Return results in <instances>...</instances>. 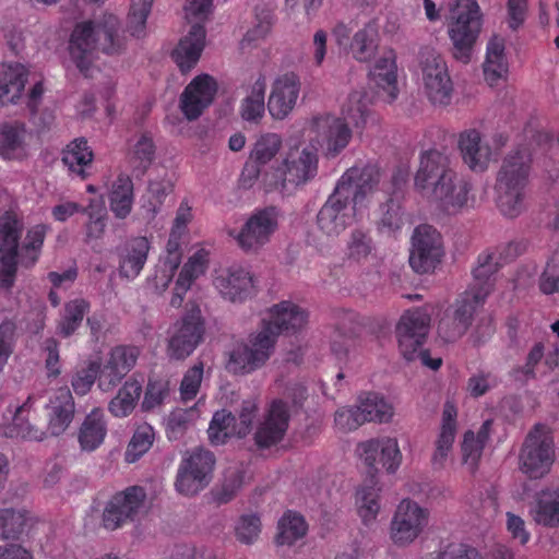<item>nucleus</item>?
Listing matches in <instances>:
<instances>
[{"mask_svg": "<svg viewBox=\"0 0 559 559\" xmlns=\"http://www.w3.org/2000/svg\"><path fill=\"white\" fill-rule=\"evenodd\" d=\"M221 296L230 302H243L253 293V277L242 267H230L214 280Z\"/></svg>", "mask_w": 559, "mask_h": 559, "instance_id": "2f4dec72", "label": "nucleus"}, {"mask_svg": "<svg viewBox=\"0 0 559 559\" xmlns=\"http://www.w3.org/2000/svg\"><path fill=\"white\" fill-rule=\"evenodd\" d=\"M218 85L210 74L202 73L191 80L179 98V107L183 116L197 120L214 102Z\"/></svg>", "mask_w": 559, "mask_h": 559, "instance_id": "4be33fe9", "label": "nucleus"}, {"mask_svg": "<svg viewBox=\"0 0 559 559\" xmlns=\"http://www.w3.org/2000/svg\"><path fill=\"white\" fill-rule=\"evenodd\" d=\"M154 0H131L127 20V31L135 38L146 34V21L151 13Z\"/></svg>", "mask_w": 559, "mask_h": 559, "instance_id": "4d7b16f0", "label": "nucleus"}, {"mask_svg": "<svg viewBox=\"0 0 559 559\" xmlns=\"http://www.w3.org/2000/svg\"><path fill=\"white\" fill-rule=\"evenodd\" d=\"M27 71L20 63L7 66L0 74V104H15L24 91Z\"/></svg>", "mask_w": 559, "mask_h": 559, "instance_id": "37998d69", "label": "nucleus"}, {"mask_svg": "<svg viewBox=\"0 0 559 559\" xmlns=\"http://www.w3.org/2000/svg\"><path fill=\"white\" fill-rule=\"evenodd\" d=\"M141 355L139 346L120 344L114 346L102 367L98 388L108 392L117 386L121 380L135 367Z\"/></svg>", "mask_w": 559, "mask_h": 559, "instance_id": "412c9836", "label": "nucleus"}, {"mask_svg": "<svg viewBox=\"0 0 559 559\" xmlns=\"http://www.w3.org/2000/svg\"><path fill=\"white\" fill-rule=\"evenodd\" d=\"M91 304L84 298H74L67 301L57 323V332L62 337L73 335L81 326L84 317L90 312Z\"/></svg>", "mask_w": 559, "mask_h": 559, "instance_id": "c03bdc74", "label": "nucleus"}, {"mask_svg": "<svg viewBox=\"0 0 559 559\" xmlns=\"http://www.w3.org/2000/svg\"><path fill=\"white\" fill-rule=\"evenodd\" d=\"M206 331L205 319L195 302L186 306L183 314L171 328L167 353L171 359L183 360L189 357L204 341Z\"/></svg>", "mask_w": 559, "mask_h": 559, "instance_id": "9b49d317", "label": "nucleus"}, {"mask_svg": "<svg viewBox=\"0 0 559 559\" xmlns=\"http://www.w3.org/2000/svg\"><path fill=\"white\" fill-rule=\"evenodd\" d=\"M459 147L464 163L473 171H484L487 169L490 158L491 148L488 144L483 143L480 133L475 130H466L461 133Z\"/></svg>", "mask_w": 559, "mask_h": 559, "instance_id": "f704fd0d", "label": "nucleus"}, {"mask_svg": "<svg viewBox=\"0 0 559 559\" xmlns=\"http://www.w3.org/2000/svg\"><path fill=\"white\" fill-rule=\"evenodd\" d=\"M207 435L213 445L225 444L231 437H237L235 416L227 409L214 413L210 421Z\"/></svg>", "mask_w": 559, "mask_h": 559, "instance_id": "8fccbe9b", "label": "nucleus"}, {"mask_svg": "<svg viewBox=\"0 0 559 559\" xmlns=\"http://www.w3.org/2000/svg\"><path fill=\"white\" fill-rule=\"evenodd\" d=\"M203 362H198L189 368L180 383V397L183 402H189L198 395L203 379Z\"/></svg>", "mask_w": 559, "mask_h": 559, "instance_id": "69168bd1", "label": "nucleus"}, {"mask_svg": "<svg viewBox=\"0 0 559 559\" xmlns=\"http://www.w3.org/2000/svg\"><path fill=\"white\" fill-rule=\"evenodd\" d=\"M371 100L365 90L352 92L342 106L343 117L330 114L314 116L311 119V130L328 158L340 155L349 144L353 131L350 122L356 130L362 131L371 116Z\"/></svg>", "mask_w": 559, "mask_h": 559, "instance_id": "7ed1b4c3", "label": "nucleus"}, {"mask_svg": "<svg viewBox=\"0 0 559 559\" xmlns=\"http://www.w3.org/2000/svg\"><path fill=\"white\" fill-rule=\"evenodd\" d=\"M450 19L449 36L453 43V56L466 63L481 28V14L477 1L455 0Z\"/></svg>", "mask_w": 559, "mask_h": 559, "instance_id": "9d476101", "label": "nucleus"}, {"mask_svg": "<svg viewBox=\"0 0 559 559\" xmlns=\"http://www.w3.org/2000/svg\"><path fill=\"white\" fill-rule=\"evenodd\" d=\"M378 49V32L371 25H366L364 28L355 33L350 50L353 57L359 62H368L376 55Z\"/></svg>", "mask_w": 559, "mask_h": 559, "instance_id": "3c124183", "label": "nucleus"}, {"mask_svg": "<svg viewBox=\"0 0 559 559\" xmlns=\"http://www.w3.org/2000/svg\"><path fill=\"white\" fill-rule=\"evenodd\" d=\"M290 413L287 402L282 399L273 400L263 420L254 432V442L259 449H269L280 443L289 426Z\"/></svg>", "mask_w": 559, "mask_h": 559, "instance_id": "5701e85b", "label": "nucleus"}, {"mask_svg": "<svg viewBox=\"0 0 559 559\" xmlns=\"http://www.w3.org/2000/svg\"><path fill=\"white\" fill-rule=\"evenodd\" d=\"M484 75L487 83L492 86L508 73L506 56V39L493 35L487 43Z\"/></svg>", "mask_w": 559, "mask_h": 559, "instance_id": "ea45409f", "label": "nucleus"}, {"mask_svg": "<svg viewBox=\"0 0 559 559\" xmlns=\"http://www.w3.org/2000/svg\"><path fill=\"white\" fill-rule=\"evenodd\" d=\"M373 250L374 243L369 233L360 228L352 230L346 245V254L348 259L356 262L365 261Z\"/></svg>", "mask_w": 559, "mask_h": 559, "instance_id": "bf43d9fd", "label": "nucleus"}, {"mask_svg": "<svg viewBox=\"0 0 559 559\" xmlns=\"http://www.w3.org/2000/svg\"><path fill=\"white\" fill-rule=\"evenodd\" d=\"M282 146V139L276 133L262 134L255 142L250 159L257 164L265 165L272 160Z\"/></svg>", "mask_w": 559, "mask_h": 559, "instance_id": "e2e57ef3", "label": "nucleus"}, {"mask_svg": "<svg viewBox=\"0 0 559 559\" xmlns=\"http://www.w3.org/2000/svg\"><path fill=\"white\" fill-rule=\"evenodd\" d=\"M307 523L300 514L287 511L278 522L276 543L278 545H293L307 533Z\"/></svg>", "mask_w": 559, "mask_h": 559, "instance_id": "603ef678", "label": "nucleus"}, {"mask_svg": "<svg viewBox=\"0 0 559 559\" xmlns=\"http://www.w3.org/2000/svg\"><path fill=\"white\" fill-rule=\"evenodd\" d=\"M441 234L431 225H418L412 236L409 265L418 274L432 272L443 257Z\"/></svg>", "mask_w": 559, "mask_h": 559, "instance_id": "2eb2a0df", "label": "nucleus"}, {"mask_svg": "<svg viewBox=\"0 0 559 559\" xmlns=\"http://www.w3.org/2000/svg\"><path fill=\"white\" fill-rule=\"evenodd\" d=\"M457 408L453 402L447 401L442 409L439 435L435 441V451L431 455V465L435 469L445 466L447 460L453 449L457 429Z\"/></svg>", "mask_w": 559, "mask_h": 559, "instance_id": "7c9ffc66", "label": "nucleus"}, {"mask_svg": "<svg viewBox=\"0 0 559 559\" xmlns=\"http://www.w3.org/2000/svg\"><path fill=\"white\" fill-rule=\"evenodd\" d=\"M142 394V384L136 379L127 380L111 399L108 409L112 416L122 418L129 416L135 408Z\"/></svg>", "mask_w": 559, "mask_h": 559, "instance_id": "a18cd8bd", "label": "nucleus"}, {"mask_svg": "<svg viewBox=\"0 0 559 559\" xmlns=\"http://www.w3.org/2000/svg\"><path fill=\"white\" fill-rule=\"evenodd\" d=\"M119 19L114 14L104 15L97 25L93 21L78 23L70 36L69 52L76 68L87 74L96 48L106 55H118L126 46L119 35Z\"/></svg>", "mask_w": 559, "mask_h": 559, "instance_id": "39448f33", "label": "nucleus"}, {"mask_svg": "<svg viewBox=\"0 0 559 559\" xmlns=\"http://www.w3.org/2000/svg\"><path fill=\"white\" fill-rule=\"evenodd\" d=\"M27 521L25 510L12 508L0 510V538L14 539L24 531Z\"/></svg>", "mask_w": 559, "mask_h": 559, "instance_id": "052dcab7", "label": "nucleus"}, {"mask_svg": "<svg viewBox=\"0 0 559 559\" xmlns=\"http://www.w3.org/2000/svg\"><path fill=\"white\" fill-rule=\"evenodd\" d=\"M34 402L35 397L29 395L22 405L16 407L12 424L4 431L7 437L41 441L47 435L59 437L69 428L74 418L75 403L68 386L57 389L49 400L47 431L29 421Z\"/></svg>", "mask_w": 559, "mask_h": 559, "instance_id": "20e7f679", "label": "nucleus"}, {"mask_svg": "<svg viewBox=\"0 0 559 559\" xmlns=\"http://www.w3.org/2000/svg\"><path fill=\"white\" fill-rule=\"evenodd\" d=\"M318 163L316 148H290L283 160V186L298 187L306 185L317 176Z\"/></svg>", "mask_w": 559, "mask_h": 559, "instance_id": "a878e982", "label": "nucleus"}, {"mask_svg": "<svg viewBox=\"0 0 559 559\" xmlns=\"http://www.w3.org/2000/svg\"><path fill=\"white\" fill-rule=\"evenodd\" d=\"M430 321L431 314L427 307L408 309L401 316L395 334L399 349L406 360L419 359L425 367L436 371L442 366V358H432L428 349H423Z\"/></svg>", "mask_w": 559, "mask_h": 559, "instance_id": "0eeeda50", "label": "nucleus"}, {"mask_svg": "<svg viewBox=\"0 0 559 559\" xmlns=\"http://www.w3.org/2000/svg\"><path fill=\"white\" fill-rule=\"evenodd\" d=\"M381 178L380 168L373 164L353 166L340 178L336 188L350 198L354 207L365 205L366 198L373 191Z\"/></svg>", "mask_w": 559, "mask_h": 559, "instance_id": "b1692460", "label": "nucleus"}, {"mask_svg": "<svg viewBox=\"0 0 559 559\" xmlns=\"http://www.w3.org/2000/svg\"><path fill=\"white\" fill-rule=\"evenodd\" d=\"M300 92V79L295 72L280 75L272 85L267 100L270 115L277 120L286 118L294 107Z\"/></svg>", "mask_w": 559, "mask_h": 559, "instance_id": "cd10ccee", "label": "nucleus"}, {"mask_svg": "<svg viewBox=\"0 0 559 559\" xmlns=\"http://www.w3.org/2000/svg\"><path fill=\"white\" fill-rule=\"evenodd\" d=\"M20 230L16 221L0 224V288L9 290L17 272Z\"/></svg>", "mask_w": 559, "mask_h": 559, "instance_id": "bb28decb", "label": "nucleus"}, {"mask_svg": "<svg viewBox=\"0 0 559 559\" xmlns=\"http://www.w3.org/2000/svg\"><path fill=\"white\" fill-rule=\"evenodd\" d=\"M358 314L353 310H341L337 313V323L332 336L331 350L337 360L347 357L349 345L359 329Z\"/></svg>", "mask_w": 559, "mask_h": 559, "instance_id": "c9c22d12", "label": "nucleus"}, {"mask_svg": "<svg viewBox=\"0 0 559 559\" xmlns=\"http://www.w3.org/2000/svg\"><path fill=\"white\" fill-rule=\"evenodd\" d=\"M31 133L24 121L0 122V158L5 162H22L29 154Z\"/></svg>", "mask_w": 559, "mask_h": 559, "instance_id": "c85d7f7f", "label": "nucleus"}, {"mask_svg": "<svg viewBox=\"0 0 559 559\" xmlns=\"http://www.w3.org/2000/svg\"><path fill=\"white\" fill-rule=\"evenodd\" d=\"M491 426L492 420L487 419L476 433L473 430H467L463 436L461 443L462 461L472 474L478 468L483 451L490 437Z\"/></svg>", "mask_w": 559, "mask_h": 559, "instance_id": "4c0bfd02", "label": "nucleus"}, {"mask_svg": "<svg viewBox=\"0 0 559 559\" xmlns=\"http://www.w3.org/2000/svg\"><path fill=\"white\" fill-rule=\"evenodd\" d=\"M155 157L153 139L143 133L129 153V163L136 176L145 174Z\"/></svg>", "mask_w": 559, "mask_h": 559, "instance_id": "864d4df0", "label": "nucleus"}, {"mask_svg": "<svg viewBox=\"0 0 559 559\" xmlns=\"http://www.w3.org/2000/svg\"><path fill=\"white\" fill-rule=\"evenodd\" d=\"M420 67L424 88L432 104L448 105L453 85L444 59L433 49L420 52Z\"/></svg>", "mask_w": 559, "mask_h": 559, "instance_id": "dca6fc26", "label": "nucleus"}, {"mask_svg": "<svg viewBox=\"0 0 559 559\" xmlns=\"http://www.w3.org/2000/svg\"><path fill=\"white\" fill-rule=\"evenodd\" d=\"M428 559H483L479 552L466 544H448L438 552L430 554Z\"/></svg>", "mask_w": 559, "mask_h": 559, "instance_id": "774afa93", "label": "nucleus"}, {"mask_svg": "<svg viewBox=\"0 0 559 559\" xmlns=\"http://www.w3.org/2000/svg\"><path fill=\"white\" fill-rule=\"evenodd\" d=\"M83 214L87 216L84 226V242L95 249V246L103 239L107 224V213L102 203H90L83 209Z\"/></svg>", "mask_w": 559, "mask_h": 559, "instance_id": "49530a36", "label": "nucleus"}, {"mask_svg": "<svg viewBox=\"0 0 559 559\" xmlns=\"http://www.w3.org/2000/svg\"><path fill=\"white\" fill-rule=\"evenodd\" d=\"M236 537L242 544H253L261 532V521L260 518L255 514H245L242 515L236 527Z\"/></svg>", "mask_w": 559, "mask_h": 559, "instance_id": "338daca9", "label": "nucleus"}, {"mask_svg": "<svg viewBox=\"0 0 559 559\" xmlns=\"http://www.w3.org/2000/svg\"><path fill=\"white\" fill-rule=\"evenodd\" d=\"M307 320V312L289 300L274 305L270 308V320L262 321L260 331L250 336L249 343L230 352L227 369L235 374H245L261 368L270 359L278 335L296 333Z\"/></svg>", "mask_w": 559, "mask_h": 559, "instance_id": "f257e3e1", "label": "nucleus"}, {"mask_svg": "<svg viewBox=\"0 0 559 559\" xmlns=\"http://www.w3.org/2000/svg\"><path fill=\"white\" fill-rule=\"evenodd\" d=\"M107 435V424L104 411L94 408L84 418L78 433V440L83 451L93 452L104 442Z\"/></svg>", "mask_w": 559, "mask_h": 559, "instance_id": "58836bf2", "label": "nucleus"}, {"mask_svg": "<svg viewBox=\"0 0 559 559\" xmlns=\"http://www.w3.org/2000/svg\"><path fill=\"white\" fill-rule=\"evenodd\" d=\"M521 471L532 479L542 478L555 460L554 440L547 427L537 424L526 436L520 452Z\"/></svg>", "mask_w": 559, "mask_h": 559, "instance_id": "f8f14e48", "label": "nucleus"}, {"mask_svg": "<svg viewBox=\"0 0 559 559\" xmlns=\"http://www.w3.org/2000/svg\"><path fill=\"white\" fill-rule=\"evenodd\" d=\"M492 292V283L474 277L469 287L444 312L438 324V334L447 343L461 338L471 328L475 312L484 306Z\"/></svg>", "mask_w": 559, "mask_h": 559, "instance_id": "6e6552de", "label": "nucleus"}, {"mask_svg": "<svg viewBox=\"0 0 559 559\" xmlns=\"http://www.w3.org/2000/svg\"><path fill=\"white\" fill-rule=\"evenodd\" d=\"M169 392L170 386L167 379L150 378L144 393L142 408L144 411H151L160 406L169 396Z\"/></svg>", "mask_w": 559, "mask_h": 559, "instance_id": "0e129e2a", "label": "nucleus"}, {"mask_svg": "<svg viewBox=\"0 0 559 559\" xmlns=\"http://www.w3.org/2000/svg\"><path fill=\"white\" fill-rule=\"evenodd\" d=\"M532 153L519 147L508 154L497 176V206L508 217H516L523 210L525 188L528 182Z\"/></svg>", "mask_w": 559, "mask_h": 559, "instance_id": "423d86ee", "label": "nucleus"}, {"mask_svg": "<svg viewBox=\"0 0 559 559\" xmlns=\"http://www.w3.org/2000/svg\"><path fill=\"white\" fill-rule=\"evenodd\" d=\"M265 88V79L259 76L252 85L251 93L241 102L240 115L243 120L258 122L263 117Z\"/></svg>", "mask_w": 559, "mask_h": 559, "instance_id": "de8ad7c7", "label": "nucleus"}, {"mask_svg": "<svg viewBox=\"0 0 559 559\" xmlns=\"http://www.w3.org/2000/svg\"><path fill=\"white\" fill-rule=\"evenodd\" d=\"M350 198L335 187L317 215L319 229L326 236L336 237L349 226L354 219L356 210Z\"/></svg>", "mask_w": 559, "mask_h": 559, "instance_id": "aec40b11", "label": "nucleus"}, {"mask_svg": "<svg viewBox=\"0 0 559 559\" xmlns=\"http://www.w3.org/2000/svg\"><path fill=\"white\" fill-rule=\"evenodd\" d=\"M48 230L49 226L45 224L35 225L27 230L21 246L22 259L26 260L25 265H34L37 262Z\"/></svg>", "mask_w": 559, "mask_h": 559, "instance_id": "6e6d98bb", "label": "nucleus"}, {"mask_svg": "<svg viewBox=\"0 0 559 559\" xmlns=\"http://www.w3.org/2000/svg\"><path fill=\"white\" fill-rule=\"evenodd\" d=\"M430 512L412 499H403L391 523V538L395 545L413 543L428 525Z\"/></svg>", "mask_w": 559, "mask_h": 559, "instance_id": "a211bd4d", "label": "nucleus"}, {"mask_svg": "<svg viewBox=\"0 0 559 559\" xmlns=\"http://www.w3.org/2000/svg\"><path fill=\"white\" fill-rule=\"evenodd\" d=\"M397 67L395 52L390 49L385 51L374 63L369 72L370 80L381 90L386 92L388 102L397 97Z\"/></svg>", "mask_w": 559, "mask_h": 559, "instance_id": "e433bc0d", "label": "nucleus"}, {"mask_svg": "<svg viewBox=\"0 0 559 559\" xmlns=\"http://www.w3.org/2000/svg\"><path fill=\"white\" fill-rule=\"evenodd\" d=\"M93 159L94 153L84 138L71 141L62 153V162L69 171L83 180L90 175Z\"/></svg>", "mask_w": 559, "mask_h": 559, "instance_id": "a19ab883", "label": "nucleus"}, {"mask_svg": "<svg viewBox=\"0 0 559 559\" xmlns=\"http://www.w3.org/2000/svg\"><path fill=\"white\" fill-rule=\"evenodd\" d=\"M358 407L366 423H385L393 415L392 406L382 396L373 392L360 395Z\"/></svg>", "mask_w": 559, "mask_h": 559, "instance_id": "09e8293b", "label": "nucleus"}, {"mask_svg": "<svg viewBox=\"0 0 559 559\" xmlns=\"http://www.w3.org/2000/svg\"><path fill=\"white\" fill-rule=\"evenodd\" d=\"M146 498L144 488L130 486L116 492L106 503L102 523L106 530L115 531L133 521Z\"/></svg>", "mask_w": 559, "mask_h": 559, "instance_id": "6ab92c4d", "label": "nucleus"}, {"mask_svg": "<svg viewBox=\"0 0 559 559\" xmlns=\"http://www.w3.org/2000/svg\"><path fill=\"white\" fill-rule=\"evenodd\" d=\"M151 243L144 236L128 239L117 250L119 275L127 280L136 278L143 270Z\"/></svg>", "mask_w": 559, "mask_h": 559, "instance_id": "c756f323", "label": "nucleus"}, {"mask_svg": "<svg viewBox=\"0 0 559 559\" xmlns=\"http://www.w3.org/2000/svg\"><path fill=\"white\" fill-rule=\"evenodd\" d=\"M102 365L98 360H90L87 365L78 369L71 380V385L76 395L87 394L96 379L100 378Z\"/></svg>", "mask_w": 559, "mask_h": 559, "instance_id": "680f3d73", "label": "nucleus"}, {"mask_svg": "<svg viewBox=\"0 0 559 559\" xmlns=\"http://www.w3.org/2000/svg\"><path fill=\"white\" fill-rule=\"evenodd\" d=\"M281 211L277 206L269 205L255 209L245 222L239 231L230 230L238 247L247 253H257L278 228Z\"/></svg>", "mask_w": 559, "mask_h": 559, "instance_id": "ddd939ff", "label": "nucleus"}, {"mask_svg": "<svg viewBox=\"0 0 559 559\" xmlns=\"http://www.w3.org/2000/svg\"><path fill=\"white\" fill-rule=\"evenodd\" d=\"M215 456L203 449L194 450L185 457L177 472L175 487L183 496H194L203 490L211 480Z\"/></svg>", "mask_w": 559, "mask_h": 559, "instance_id": "4468645a", "label": "nucleus"}, {"mask_svg": "<svg viewBox=\"0 0 559 559\" xmlns=\"http://www.w3.org/2000/svg\"><path fill=\"white\" fill-rule=\"evenodd\" d=\"M415 189L447 213L467 204L472 185L450 165L449 156L437 148L424 151L414 177Z\"/></svg>", "mask_w": 559, "mask_h": 559, "instance_id": "f03ea898", "label": "nucleus"}, {"mask_svg": "<svg viewBox=\"0 0 559 559\" xmlns=\"http://www.w3.org/2000/svg\"><path fill=\"white\" fill-rule=\"evenodd\" d=\"M380 216L377 225L382 233H395L405 224V212L400 200L390 198L385 203L381 204Z\"/></svg>", "mask_w": 559, "mask_h": 559, "instance_id": "5fc2aeb1", "label": "nucleus"}, {"mask_svg": "<svg viewBox=\"0 0 559 559\" xmlns=\"http://www.w3.org/2000/svg\"><path fill=\"white\" fill-rule=\"evenodd\" d=\"M209 265V252L205 249L197 250L183 264L176 281L170 305L175 308L181 306L183 297L197 278L203 275Z\"/></svg>", "mask_w": 559, "mask_h": 559, "instance_id": "473e14b6", "label": "nucleus"}, {"mask_svg": "<svg viewBox=\"0 0 559 559\" xmlns=\"http://www.w3.org/2000/svg\"><path fill=\"white\" fill-rule=\"evenodd\" d=\"M533 521L542 526H559V486H550L538 491L530 507Z\"/></svg>", "mask_w": 559, "mask_h": 559, "instance_id": "72a5a7b5", "label": "nucleus"}, {"mask_svg": "<svg viewBox=\"0 0 559 559\" xmlns=\"http://www.w3.org/2000/svg\"><path fill=\"white\" fill-rule=\"evenodd\" d=\"M155 431L148 424L136 427L126 451V460L133 463L146 453L153 445Z\"/></svg>", "mask_w": 559, "mask_h": 559, "instance_id": "13d9d810", "label": "nucleus"}, {"mask_svg": "<svg viewBox=\"0 0 559 559\" xmlns=\"http://www.w3.org/2000/svg\"><path fill=\"white\" fill-rule=\"evenodd\" d=\"M109 209L118 219H126L132 212L134 186L132 179L120 174L108 193Z\"/></svg>", "mask_w": 559, "mask_h": 559, "instance_id": "79ce46f5", "label": "nucleus"}, {"mask_svg": "<svg viewBox=\"0 0 559 559\" xmlns=\"http://www.w3.org/2000/svg\"><path fill=\"white\" fill-rule=\"evenodd\" d=\"M382 445V439L380 440H368L361 442L358 445V451L360 457L364 460L365 464L370 468L369 479L357 490L356 492V502L358 504V513L361 516L365 523H368L376 519L380 504L378 501L379 498V489L376 480V463L378 456L380 455Z\"/></svg>", "mask_w": 559, "mask_h": 559, "instance_id": "f3484780", "label": "nucleus"}, {"mask_svg": "<svg viewBox=\"0 0 559 559\" xmlns=\"http://www.w3.org/2000/svg\"><path fill=\"white\" fill-rule=\"evenodd\" d=\"M525 250L526 242L524 240H513L479 253L477 265L473 270V277L483 282L492 283L493 287L495 274L499 269L514 261L518 257L523 254Z\"/></svg>", "mask_w": 559, "mask_h": 559, "instance_id": "393cba45", "label": "nucleus"}, {"mask_svg": "<svg viewBox=\"0 0 559 559\" xmlns=\"http://www.w3.org/2000/svg\"><path fill=\"white\" fill-rule=\"evenodd\" d=\"M213 10V0H187L186 17L193 22L189 33L182 37L171 52V58L182 73L191 71L198 63L205 46L204 22Z\"/></svg>", "mask_w": 559, "mask_h": 559, "instance_id": "1a4fd4ad", "label": "nucleus"}]
</instances>
